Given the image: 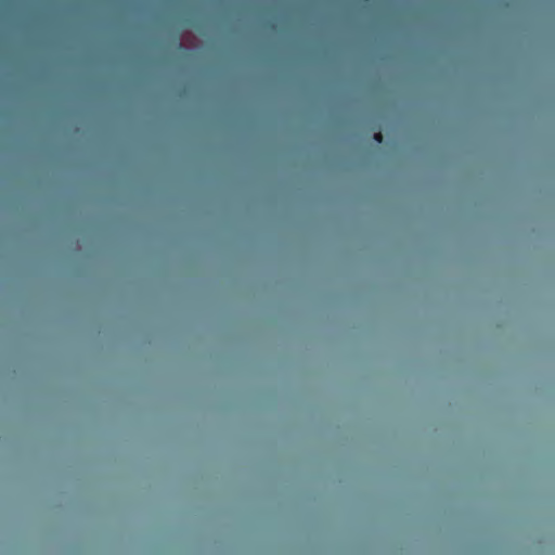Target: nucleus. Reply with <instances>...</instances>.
I'll return each mask as SVG.
<instances>
[{
  "label": "nucleus",
  "mask_w": 555,
  "mask_h": 555,
  "mask_svg": "<svg viewBox=\"0 0 555 555\" xmlns=\"http://www.w3.org/2000/svg\"><path fill=\"white\" fill-rule=\"evenodd\" d=\"M373 139H374L375 142L382 143L383 140H384L383 133L380 131L375 132L374 135H373Z\"/></svg>",
  "instance_id": "f257e3e1"
}]
</instances>
